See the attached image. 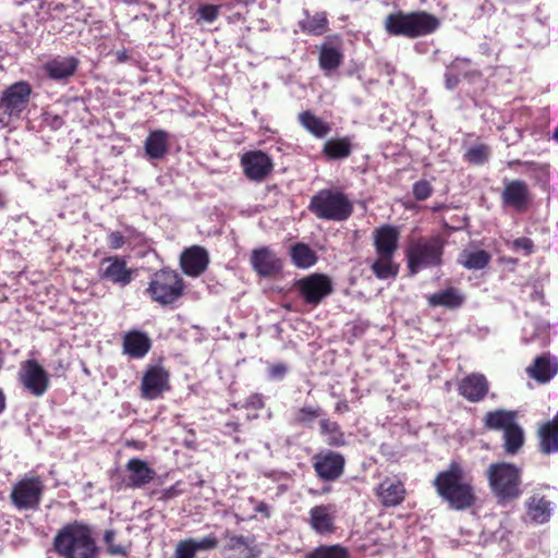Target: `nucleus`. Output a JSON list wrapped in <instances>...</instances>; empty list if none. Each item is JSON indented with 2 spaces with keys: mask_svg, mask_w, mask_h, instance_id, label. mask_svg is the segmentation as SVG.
Instances as JSON below:
<instances>
[{
  "mask_svg": "<svg viewBox=\"0 0 558 558\" xmlns=\"http://www.w3.org/2000/svg\"><path fill=\"white\" fill-rule=\"evenodd\" d=\"M433 486L437 495L453 510H466L476 502L474 487L465 480L464 468L458 461H451L448 469L438 472Z\"/></svg>",
  "mask_w": 558,
  "mask_h": 558,
  "instance_id": "nucleus-1",
  "label": "nucleus"
},
{
  "mask_svg": "<svg viewBox=\"0 0 558 558\" xmlns=\"http://www.w3.org/2000/svg\"><path fill=\"white\" fill-rule=\"evenodd\" d=\"M53 550L62 558H97L99 547L89 524L74 520L53 537Z\"/></svg>",
  "mask_w": 558,
  "mask_h": 558,
  "instance_id": "nucleus-2",
  "label": "nucleus"
},
{
  "mask_svg": "<svg viewBox=\"0 0 558 558\" xmlns=\"http://www.w3.org/2000/svg\"><path fill=\"white\" fill-rule=\"evenodd\" d=\"M440 20L424 10L390 13L384 21V28L390 36L415 39L434 34L440 27Z\"/></svg>",
  "mask_w": 558,
  "mask_h": 558,
  "instance_id": "nucleus-3",
  "label": "nucleus"
},
{
  "mask_svg": "<svg viewBox=\"0 0 558 558\" xmlns=\"http://www.w3.org/2000/svg\"><path fill=\"white\" fill-rule=\"evenodd\" d=\"M446 240L440 235L420 236L409 242L404 255L411 275L444 264Z\"/></svg>",
  "mask_w": 558,
  "mask_h": 558,
  "instance_id": "nucleus-4",
  "label": "nucleus"
},
{
  "mask_svg": "<svg viewBox=\"0 0 558 558\" xmlns=\"http://www.w3.org/2000/svg\"><path fill=\"white\" fill-rule=\"evenodd\" d=\"M307 209L319 220L341 222L352 216L354 205L341 189L330 187L316 192Z\"/></svg>",
  "mask_w": 558,
  "mask_h": 558,
  "instance_id": "nucleus-5",
  "label": "nucleus"
},
{
  "mask_svg": "<svg viewBox=\"0 0 558 558\" xmlns=\"http://www.w3.org/2000/svg\"><path fill=\"white\" fill-rule=\"evenodd\" d=\"M486 477L490 492L499 504L515 500L522 494V472L515 464L492 463L486 470Z\"/></svg>",
  "mask_w": 558,
  "mask_h": 558,
  "instance_id": "nucleus-6",
  "label": "nucleus"
},
{
  "mask_svg": "<svg viewBox=\"0 0 558 558\" xmlns=\"http://www.w3.org/2000/svg\"><path fill=\"white\" fill-rule=\"evenodd\" d=\"M33 94L32 85L26 81L15 82L0 95V126L7 128L20 120L27 110Z\"/></svg>",
  "mask_w": 558,
  "mask_h": 558,
  "instance_id": "nucleus-7",
  "label": "nucleus"
},
{
  "mask_svg": "<svg viewBox=\"0 0 558 558\" xmlns=\"http://www.w3.org/2000/svg\"><path fill=\"white\" fill-rule=\"evenodd\" d=\"M184 292L182 277L171 269L156 271L146 288V293L153 302L162 306L173 304Z\"/></svg>",
  "mask_w": 558,
  "mask_h": 558,
  "instance_id": "nucleus-8",
  "label": "nucleus"
},
{
  "mask_svg": "<svg viewBox=\"0 0 558 558\" xmlns=\"http://www.w3.org/2000/svg\"><path fill=\"white\" fill-rule=\"evenodd\" d=\"M44 492L45 485L39 476H24L12 486L10 500L20 511H36L41 504Z\"/></svg>",
  "mask_w": 558,
  "mask_h": 558,
  "instance_id": "nucleus-9",
  "label": "nucleus"
},
{
  "mask_svg": "<svg viewBox=\"0 0 558 558\" xmlns=\"http://www.w3.org/2000/svg\"><path fill=\"white\" fill-rule=\"evenodd\" d=\"M305 305L318 306L333 292L332 281L325 274L314 272L295 280L293 284Z\"/></svg>",
  "mask_w": 558,
  "mask_h": 558,
  "instance_id": "nucleus-10",
  "label": "nucleus"
},
{
  "mask_svg": "<svg viewBox=\"0 0 558 558\" xmlns=\"http://www.w3.org/2000/svg\"><path fill=\"white\" fill-rule=\"evenodd\" d=\"M170 373L162 365H148L141 380V397L145 400H156L169 391Z\"/></svg>",
  "mask_w": 558,
  "mask_h": 558,
  "instance_id": "nucleus-11",
  "label": "nucleus"
},
{
  "mask_svg": "<svg viewBox=\"0 0 558 558\" xmlns=\"http://www.w3.org/2000/svg\"><path fill=\"white\" fill-rule=\"evenodd\" d=\"M345 458L333 450H322L313 457L316 476L324 482H335L344 473Z\"/></svg>",
  "mask_w": 558,
  "mask_h": 558,
  "instance_id": "nucleus-12",
  "label": "nucleus"
},
{
  "mask_svg": "<svg viewBox=\"0 0 558 558\" xmlns=\"http://www.w3.org/2000/svg\"><path fill=\"white\" fill-rule=\"evenodd\" d=\"M19 380L24 389L35 397L45 395L50 386L48 373L34 359L26 360L21 364Z\"/></svg>",
  "mask_w": 558,
  "mask_h": 558,
  "instance_id": "nucleus-13",
  "label": "nucleus"
},
{
  "mask_svg": "<svg viewBox=\"0 0 558 558\" xmlns=\"http://www.w3.org/2000/svg\"><path fill=\"white\" fill-rule=\"evenodd\" d=\"M135 270L128 267L124 257L119 255L108 256L100 260L98 276L101 280L119 287L129 286L134 278Z\"/></svg>",
  "mask_w": 558,
  "mask_h": 558,
  "instance_id": "nucleus-14",
  "label": "nucleus"
},
{
  "mask_svg": "<svg viewBox=\"0 0 558 558\" xmlns=\"http://www.w3.org/2000/svg\"><path fill=\"white\" fill-rule=\"evenodd\" d=\"M500 199L504 207H509L518 213L527 209L533 199V194L529 184L521 179L505 180L500 193Z\"/></svg>",
  "mask_w": 558,
  "mask_h": 558,
  "instance_id": "nucleus-15",
  "label": "nucleus"
},
{
  "mask_svg": "<svg viewBox=\"0 0 558 558\" xmlns=\"http://www.w3.org/2000/svg\"><path fill=\"white\" fill-rule=\"evenodd\" d=\"M244 175L254 182H263L274 171L271 157L263 150H250L241 156Z\"/></svg>",
  "mask_w": 558,
  "mask_h": 558,
  "instance_id": "nucleus-16",
  "label": "nucleus"
},
{
  "mask_svg": "<svg viewBox=\"0 0 558 558\" xmlns=\"http://www.w3.org/2000/svg\"><path fill=\"white\" fill-rule=\"evenodd\" d=\"M250 263L253 270L263 278H274L282 271L283 264L280 257L268 246L252 251Z\"/></svg>",
  "mask_w": 558,
  "mask_h": 558,
  "instance_id": "nucleus-17",
  "label": "nucleus"
},
{
  "mask_svg": "<svg viewBox=\"0 0 558 558\" xmlns=\"http://www.w3.org/2000/svg\"><path fill=\"white\" fill-rule=\"evenodd\" d=\"M308 524L318 535H331L336 532L337 507L333 504H322L311 508Z\"/></svg>",
  "mask_w": 558,
  "mask_h": 558,
  "instance_id": "nucleus-18",
  "label": "nucleus"
},
{
  "mask_svg": "<svg viewBox=\"0 0 558 558\" xmlns=\"http://www.w3.org/2000/svg\"><path fill=\"white\" fill-rule=\"evenodd\" d=\"M375 496L383 507H397L405 500V485L397 477L386 476L375 488Z\"/></svg>",
  "mask_w": 558,
  "mask_h": 558,
  "instance_id": "nucleus-19",
  "label": "nucleus"
},
{
  "mask_svg": "<svg viewBox=\"0 0 558 558\" xmlns=\"http://www.w3.org/2000/svg\"><path fill=\"white\" fill-rule=\"evenodd\" d=\"M180 265L183 272L189 277H199L209 265L208 252L199 245L185 248L180 257Z\"/></svg>",
  "mask_w": 558,
  "mask_h": 558,
  "instance_id": "nucleus-20",
  "label": "nucleus"
},
{
  "mask_svg": "<svg viewBox=\"0 0 558 558\" xmlns=\"http://www.w3.org/2000/svg\"><path fill=\"white\" fill-rule=\"evenodd\" d=\"M125 486L133 489L148 485L157 475L148 462L140 458H131L125 464Z\"/></svg>",
  "mask_w": 558,
  "mask_h": 558,
  "instance_id": "nucleus-21",
  "label": "nucleus"
},
{
  "mask_svg": "<svg viewBox=\"0 0 558 558\" xmlns=\"http://www.w3.org/2000/svg\"><path fill=\"white\" fill-rule=\"evenodd\" d=\"M400 231L392 225H383L373 232V245L376 254L396 255L399 248Z\"/></svg>",
  "mask_w": 558,
  "mask_h": 558,
  "instance_id": "nucleus-22",
  "label": "nucleus"
},
{
  "mask_svg": "<svg viewBox=\"0 0 558 558\" xmlns=\"http://www.w3.org/2000/svg\"><path fill=\"white\" fill-rule=\"evenodd\" d=\"M489 384L486 377L482 374L472 373L458 385L459 393L470 402H480L488 393Z\"/></svg>",
  "mask_w": 558,
  "mask_h": 558,
  "instance_id": "nucleus-23",
  "label": "nucleus"
},
{
  "mask_svg": "<svg viewBox=\"0 0 558 558\" xmlns=\"http://www.w3.org/2000/svg\"><path fill=\"white\" fill-rule=\"evenodd\" d=\"M225 550L232 553V558H258L262 554L260 548L254 544V538L231 534L229 531L225 533Z\"/></svg>",
  "mask_w": 558,
  "mask_h": 558,
  "instance_id": "nucleus-24",
  "label": "nucleus"
},
{
  "mask_svg": "<svg viewBox=\"0 0 558 558\" xmlns=\"http://www.w3.org/2000/svg\"><path fill=\"white\" fill-rule=\"evenodd\" d=\"M78 59L75 57H56L43 65L48 78L64 81L72 77L78 68Z\"/></svg>",
  "mask_w": 558,
  "mask_h": 558,
  "instance_id": "nucleus-25",
  "label": "nucleus"
},
{
  "mask_svg": "<svg viewBox=\"0 0 558 558\" xmlns=\"http://www.w3.org/2000/svg\"><path fill=\"white\" fill-rule=\"evenodd\" d=\"M122 349L132 359H143L151 349V340L147 333L133 329L124 333Z\"/></svg>",
  "mask_w": 558,
  "mask_h": 558,
  "instance_id": "nucleus-26",
  "label": "nucleus"
},
{
  "mask_svg": "<svg viewBox=\"0 0 558 558\" xmlns=\"http://www.w3.org/2000/svg\"><path fill=\"white\" fill-rule=\"evenodd\" d=\"M526 373L537 383L546 384L558 373V363L551 362L548 354H542L534 359Z\"/></svg>",
  "mask_w": 558,
  "mask_h": 558,
  "instance_id": "nucleus-27",
  "label": "nucleus"
},
{
  "mask_svg": "<svg viewBox=\"0 0 558 558\" xmlns=\"http://www.w3.org/2000/svg\"><path fill=\"white\" fill-rule=\"evenodd\" d=\"M353 144L350 136L327 140L322 148L324 157L329 161L347 159L352 155Z\"/></svg>",
  "mask_w": 558,
  "mask_h": 558,
  "instance_id": "nucleus-28",
  "label": "nucleus"
},
{
  "mask_svg": "<svg viewBox=\"0 0 558 558\" xmlns=\"http://www.w3.org/2000/svg\"><path fill=\"white\" fill-rule=\"evenodd\" d=\"M538 446L544 454L558 452V412L553 420L544 423L538 429Z\"/></svg>",
  "mask_w": 558,
  "mask_h": 558,
  "instance_id": "nucleus-29",
  "label": "nucleus"
},
{
  "mask_svg": "<svg viewBox=\"0 0 558 558\" xmlns=\"http://www.w3.org/2000/svg\"><path fill=\"white\" fill-rule=\"evenodd\" d=\"M169 135L163 130L151 131L145 141V153L150 159H162L168 153Z\"/></svg>",
  "mask_w": 558,
  "mask_h": 558,
  "instance_id": "nucleus-30",
  "label": "nucleus"
},
{
  "mask_svg": "<svg viewBox=\"0 0 558 558\" xmlns=\"http://www.w3.org/2000/svg\"><path fill=\"white\" fill-rule=\"evenodd\" d=\"M400 265L395 262V255L376 254L371 270L379 280L395 279L399 274Z\"/></svg>",
  "mask_w": 558,
  "mask_h": 558,
  "instance_id": "nucleus-31",
  "label": "nucleus"
},
{
  "mask_svg": "<svg viewBox=\"0 0 558 558\" xmlns=\"http://www.w3.org/2000/svg\"><path fill=\"white\" fill-rule=\"evenodd\" d=\"M298 121L308 133H311L316 138H324L331 131V126L328 122L315 116L310 110L300 112L298 114Z\"/></svg>",
  "mask_w": 558,
  "mask_h": 558,
  "instance_id": "nucleus-32",
  "label": "nucleus"
},
{
  "mask_svg": "<svg viewBox=\"0 0 558 558\" xmlns=\"http://www.w3.org/2000/svg\"><path fill=\"white\" fill-rule=\"evenodd\" d=\"M484 426L490 430L504 432L517 423V412L510 410H494L489 411L484 416Z\"/></svg>",
  "mask_w": 558,
  "mask_h": 558,
  "instance_id": "nucleus-33",
  "label": "nucleus"
},
{
  "mask_svg": "<svg viewBox=\"0 0 558 558\" xmlns=\"http://www.w3.org/2000/svg\"><path fill=\"white\" fill-rule=\"evenodd\" d=\"M526 513L534 523H546L550 519V502L544 496L533 495L526 502Z\"/></svg>",
  "mask_w": 558,
  "mask_h": 558,
  "instance_id": "nucleus-34",
  "label": "nucleus"
},
{
  "mask_svg": "<svg viewBox=\"0 0 558 558\" xmlns=\"http://www.w3.org/2000/svg\"><path fill=\"white\" fill-rule=\"evenodd\" d=\"M290 257L293 265L301 269H306L317 263V254L310 245L298 242L290 247Z\"/></svg>",
  "mask_w": 558,
  "mask_h": 558,
  "instance_id": "nucleus-35",
  "label": "nucleus"
},
{
  "mask_svg": "<svg viewBox=\"0 0 558 558\" xmlns=\"http://www.w3.org/2000/svg\"><path fill=\"white\" fill-rule=\"evenodd\" d=\"M463 302L464 296L452 287L434 293L428 298L430 306H444L447 308H458L463 304Z\"/></svg>",
  "mask_w": 558,
  "mask_h": 558,
  "instance_id": "nucleus-36",
  "label": "nucleus"
},
{
  "mask_svg": "<svg viewBox=\"0 0 558 558\" xmlns=\"http://www.w3.org/2000/svg\"><path fill=\"white\" fill-rule=\"evenodd\" d=\"M492 256L485 250L463 251L458 258V263L469 270H481L488 266Z\"/></svg>",
  "mask_w": 558,
  "mask_h": 558,
  "instance_id": "nucleus-37",
  "label": "nucleus"
},
{
  "mask_svg": "<svg viewBox=\"0 0 558 558\" xmlns=\"http://www.w3.org/2000/svg\"><path fill=\"white\" fill-rule=\"evenodd\" d=\"M319 429L322 435L328 436L327 444L330 447H343L347 444L344 433L337 422L323 418L319 421Z\"/></svg>",
  "mask_w": 558,
  "mask_h": 558,
  "instance_id": "nucleus-38",
  "label": "nucleus"
},
{
  "mask_svg": "<svg viewBox=\"0 0 558 558\" xmlns=\"http://www.w3.org/2000/svg\"><path fill=\"white\" fill-rule=\"evenodd\" d=\"M342 61L343 54L339 49L327 45L322 46L318 63L323 71H335L341 65Z\"/></svg>",
  "mask_w": 558,
  "mask_h": 558,
  "instance_id": "nucleus-39",
  "label": "nucleus"
},
{
  "mask_svg": "<svg viewBox=\"0 0 558 558\" xmlns=\"http://www.w3.org/2000/svg\"><path fill=\"white\" fill-rule=\"evenodd\" d=\"M504 448L506 453L515 454L520 451L524 444V435L518 423H514L504 432Z\"/></svg>",
  "mask_w": 558,
  "mask_h": 558,
  "instance_id": "nucleus-40",
  "label": "nucleus"
},
{
  "mask_svg": "<svg viewBox=\"0 0 558 558\" xmlns=\"http://www.w3.org/2000/svg\"><path fill=\"white\" fill-rule=\"evenodd\" d=\"M305 558H350V551L340 544L319 545L307 551Z\"/></svg>",
  "mask_w": 558,
  "mask_h": 558,
  "instance_id": "nucleus-41",
  "label": "nucleus"
},
{
  "mask_svg": "<svg viewBox=\"0 0 558 558\" xmlns=\"http://www.w3.org/2000/svg\"><path fill=\"white\" fill-rule=\"evenodd\" d=\"M300 28L303 33L320 36L328 28V20L325 13H316L307 15L306 19L300 22Z\"/></svg>",
  "mask_w": 558,
  "mask_h": 558,
  "instance_id": "nucleus-42",
  "label": "nucleus"
},
{
  "mask_svg": "<svg viewBox=\"0 0 558 558\" xmlns=\"http://www.w3.org/2000/svg\"><path fill=\"white\" fill-rule=\"evenodd\" d=\"M324 411L320 407L304 405L298 409L292 418V424L302 426H312V424L323 415Z\"/></svg>",
  "mask_w": 558,
  "mask_h": 558,
  "instance_id": "nucleus-43",
  "label": "nucleus"
},
{
  "mask_svg": "<svg viewBox=\"0 0 558 558\" xmlns=\"http://www.w3.org/2000/svg\"><path fill=\"white\" fill-rule=\"evenodd\" d=\"M490 156V149L485 144H478L470 149H468L464 154V160L470 165L482 166L488 161Z\"/></svg>",
  "mask_w": 558,
  "mask_h": 558,
  "instance_id": "nucleus-44",
  "label": "nucleus"
},
{
  "mask_svg": "<svg viewBox=\"0 0 558 558\" xmlns=\"http://www.w3.org/2000/svg\"><path fill=\"white\" fill-rule=\"evenodd\" d=\"M525 167H529L532 171V178L536 183L543 186L548 184L550 177V166L548 163H538L535 161L525 162Z\"/></svg>",
  "mask_w": 558,
  "mask_h": 558,
  "instance_id": "nucleus-45",
  "label": "nucleus"
},
{
  "mask_svg": "<svg viewBox=\"0 0 558 558\" xmlns=\"http://www.w3.org/2000/svg\"><path fill=\"white\" fill-rule=\"evenodd\" d=\"M116 531L114 530H106L104 533V543L107 547V553L110 556H128L129 549L123 546L114 543Z\"/></svg>",
  "mask_w": 558,
  "mask_h": 558,
  "instance_id": "nucleus-46",
  "label": "nucleus"
},
{
  "mask_svg": "<svg viewBox=\"0 0 558 558\" xmlns=\"http://www.w3.org/2000/svg\"><path fill=\"white\" fill-rule=\"evenodd\" d=\"M434 187L426 179L416 181L412 186V194L417 202H423L433 195Z\"/></svg>",
  "mask_w": 558,
  "mask_h": 558,
  "instance_id": "nucleus-47",
  "label": "nucleus"
},
{
  "mask_svg": "<svg viewBox=\"0 0 558 558\" xmlns=\"http://www.w3.org/2000/svg\"><path fill=\"white\" fill-rule=\"evenodd\" d=\"M471 60L466 58H456L448 66L450 71L458 73L459 76L471 77L480 75L477 71H471Z\"/></svg>",
  "mask_w": 558,
  "mask_h": 558,
  "instance_id": "nucleus-48",
  "label": "nucleus"
},
{
  "mask_svg": "<svg viewBox=\"0 0 558 558\" xmlns=\"http://www.w3.org/2000/svg\"><path fill=\"white\" fill-rule=\"evenodd\" d=\"M197 551L192 545V541L183 539L180 541L174 549L173 558H195Z\"/></svg>",
  "mask_w": 558,
  "mask_h": 558,
  "instance_id": "nucleus-49",
  "label": "nucleus"
},
{
  "mask_svg": "<svg viewBox=\"0 0 558 558\" xmlns=\"http://www.w3.org/2000/svg\"><path fill=\"white\" fill-rule=\"evenodd\" d=\"M189 539L192 541V545L195 547L196 551L215 549L219 544V541L215 534H209L199 541L194 538Z\"/></svg>",
  "mask_w": 558,
  "mask_h": 558,
  "instance_id": "nucleus-50",
  "label": "nucleus"
},
{
  "mask_svg": "<svg viewBox=\"0 0 558 558\" xmlns=\"http://www.w3.org/2000/svg\"><path fill=\"white\" fill-rule=\"evenodd\" d=\"M511 247L515 251L522 250L524 254L529 256L534 252L535 245L530 238L521 236L513 240Z\"/></svg>",
  "mask_w": 558,
  "mask_h": 558,
  "instance_id": "nucleus-51",
  "label": "nucleus"
},
{
  "mask_svg": "<svg viewBox=\"0 0 558 558\" xmlns=\"http://www.w3.org/2000/svg\"><path fill=\"white\" fill-rule=\"evenodd\" d=\"M198 14L202 20L211 23L218 17V7L214 4H203L198 8Z\"/></svg>",
  "mask_w": 558,
  "mask_h": 558,
  "instance_id": "nucleus-52",
  "label": "nucleus"
},
{
  "mask_svg": "<svg viewBox=\"0 0 558 558\" xmlns=\"http://www.w3.org/2000/svg\"><path fill=\"white\" fill-rule=\"evenodd\" d=\"M126 243V239L120 231H112L107 236V244L111 250H120Z\"/></svg>",
  "mask_w": 558,
  "mask_h": 558,
  "instance_id": "nucleus-53",
  "label": "nucleus"
},
{
  "mask_svg": "<svg viewBox=\"0 0 558 558\" xmlns=\"http://www.w3.org/2000/svg\"><path fill=\"white\" fill-rule=\"evenodd\" d=\"M268 375L272 379H282L288 373V366L284 363H275L268 366Z\"/></svg>",
  "mask_w": 558,
  "mask_h": 558,
  "instance_id": "nucleus-54",
  "label": "nucleus"
},
{
  "mask_svg": "<svg viewBox=\"0 0 558 558\" xmlns=\"http://www.w3.org/2000/svg\"><path fill=\"white\" fill-rule=\"evenodd\" d=\"M179 486H180V483L177 482L172 486L162 489L159 499L162 501H167V500H170V499H173V498L180 496L183 492H182V489L179 488Z\"/></svg>",
  "mask_w": 558,
  "mask_h": 558,
  "instance_id": "nucleus-55",
  "label": "nucleus"
},
{
  "mask_svg": "<svg viewBox=\"0 0 558 558\" xmlns=\"http://www.w3.org/2000/svg\"><path fill=\"white\" fill-rule=\"evenodd\" d=\"M246 407L254 410H262L265 408L264 397L260 393H252L246 399Z\"/></svg>",
  "mask_w": 558,
  "mask_h": 558,
  "instance_id": "nucleus-56",
  "label": "nucleus"
},
{
  "mask_svg": "<svg viewBox=\"0 0 558 558\" xmlns=\"http://www.w3.org/2000/svg\"><path fill=\"white\" fill-rule=\"evenodd\" d=\"M445 77H446V87L449 89L456 88L460 82V76L458 75V73H454L453 71H450L449 69L447 71Z\"/></svg>",
  "mask_w": 558,
  "mask_h": 558,
  "instance_id": "nucleus-57",
  "label": "nucleus"
},
{
  "mask_svg": "<svg viewBox=\"0 0 558 558\" xmlns=\"http://www.w3.org/2000/svg\"><path fill=\"white\" fill-rule=\"evenodd\" d=\"M255 511L262 513L265 518H270V509L269 506L265 501H260L255 507Z\"/></svg>",
  "mask_w": 558,
  "mask_h": 558,
  "instance_id": "nucleus-58",
  "label": "nucleus"
},
{
  "mask_svg": "<svg viewBox=\"0 0 558 558\" xmlns=\"http://www.w3.org/2000/svg\"><path fill=\"white\" fill-rule=\"evenodd\" d=\"M350 410L349 402L347 400H340L335 405V412L342 414Z\"/></svg>",
  "mask_w": 558,
  "mask_h": 558,
  "instance_id": "nucleus-59",
  "label": "nucleus"
},
{
  "mask_svg": "<svg viewBox=\"0 0 558 558\" xmlns=\"http://www.w3.org/2000/svg\"><path fill=\"white\" fill-rule=\"evenodd\" d=\"M525 162L526 161H523V160H520V159H513V160H509L507 162V167L510 168V169H514L518 166H525Z\"/></svg>",
  "mask_w": 558,
  "mask_h": 558,
  "instance_id": "nucleus-60",
  "label": "nucleus"
},
{
  "mask_svg": "<svg viewBox=\"0 0 558 558\" xmlns=\"http://www.w3.org/2000/svg\"><path fill=\"white\" fill-rule=\"evenodd\" d=\"M240 426H241L240 423L234 422V421H230V422L226 423V427H228L232 432H238L240 429Z\"/></svg>",
  "mask_w": 558,
  "mask_h": 558,
  "instance_id": "nucleus-61",
  "label": "nucleus"
},
{
  "mask_svg": "<svg viewBox=\"0 0 558 558\" xmlns=\"http://www.w3.org/2000/svg\"><path fill=\"white\" fill-rule=\"evenodd\" d=\"M5 404H7V401H5V395H4V392L0 389V414L4 411V409H5Z\"/></svg>",
  "mask_w": 558,
  "mask_h": 558,
  "instance_id": "nucleus-62",
  "label": "nucleus"
},
{
  "mask_svg": "<svg viewBox=\"0 0 558 558\" xmlns=\"http://www.w3.org/2000/svg\"><path fill=\"white\" fill-rule=\"evenodd\" d=\"M445 208H446V205L441 203V204H436V205L432 206L430 209L433 213H438V211L444 210Z\"/></svg>",
  "mask_w": 558,
  "mask_h": 558,
  "instance_id": "nucleus-63",
  "label": "nucleus"
},
{
  "mask_svg": "<svg viewBox=\"0 0 558 558\" xmlns=\"http://www.w3.org/2000/svg\"><path fill=\"white\" fill-rule=\"evenodd\" d=\"M125 230L129 232V239L133 238L136 233V230L130 226H126Z\"/></svg>",
  "mask_w": 558,
  "mask_h": 558,
  "instance_id": "nucleus-64",
  "label": "nucleus"
}]
</instances>
